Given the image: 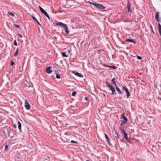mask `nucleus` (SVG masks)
I'll return each mask as SVG.
<instances>
[{
    "mask_svg": "<svg viewBox=\"0 0 161 161\" xmlns=\"http://www.w3.org/2000/svg\"><path fill=\"white\" fill-rule=\"evenodd\" d=\"M158 25L159 30V33L160 35L161 36V25L159 23H158Z\"/></svg>",
    "mask_w": 161,
    "mask_h": 161,
    "instance_id": "23",
    "label": "nucleus"
},
{
    "mask_svg": "<svg viewBox=\"0 0 161 161\" xmlns=\"http://www.w3.org/2000/svg\"><path fill=\"white\" fill-rule=\"evenodd\" d=\"M14 62H13V61H11V66H13L14 65Z\"/></svg>",
    "mask_w": 161,
    "mask_h": 161,
    "instance_id": "44",
    "label": "nucleus"
},
{
    "mask_svg": "<svg viewBox=\"0 0 161 161\" xmlns=\"http://www.w3.org/2000/svg\"><path fill=\"white\" fill-rule=\"evenodd\" d=\"M19 48H17L16 50V52L14 54V56H17L18 54V53L19 52Z\"/></svg>",
    "mask_w": 161,
    "mask_h": 161,
    "instance_id": "28",
    "label": "nucleus"
},
{
    "mask_svg": "<svg viewBox=\"0 0 161 161\" xmlns=\"http://www.w3.org/2000/svg\"><path fill=\"white\" fill-rule=\"evenodd\" d=\"M59 25H60L61 27L64 28V27H65V26H66L67 25L61 22H57L55 23V26H57Z\"/></svg>",
    "mask_w": 161,
    "mask_h": 161,
    "instance_id": "5",
    "label": "nucleus"
},
{
    "mask_svg": "<svg viewBox=\"0 0 161 161\" xmlns=\"http://www.w3.org/2000/svg\"><path fill=\"white\" fill-rule=\"evenodd\" d=\"M94 6L97 8L98 9H103L105 8V7L103 5L98 3H96L94 5Z\"/></svg>",
    "mask_w": 161,
    "mask_h": 161,
    "instance_id": "1",
    "label": "nucleus"
},
{
    "mask_svg": "<svg viewBox=\"0 0 161 161\" xmlns=\"http://www.w3.org/2000/svg\"><path fill=\"white\" fill-rule=\"evenodd\" d=\"M14 25L16 27V28H19V25Z\"/></svg>",
    "mask_w": 161,
    "mask_h": 161,
    "instance_id": "43",
    "label": "nucleus"
},
{
    "mask_svg": "<svg viewBox=\"0 0 161 161\" xmlns=\"http://www.w3.org/2000/svg\"><path fill=\"white\" fill-rule=\"evenodd\" d=\"M52 12L53 13H54V14H56V13L57 12L54 9H53V11H52Z\"/></svg>",
    "mask_w": 161,
    "mask_h": 161,
    "instance_id": "47",
    "label": "nucleus"
},
{
    "mask_svg": "<svg viewBox=\"0 0 161 161\" xmlns=\"http://www.w3.org/2000/svg\"><path fill=\"white\" fill-rule=\"evenodd\" d=\"M51 67L50 66H49L46 68V72L48 74H50L52 72V70L51 69Z\"/></svg>",
    "mask_w": 161,
    "mask_h": 161,
    "instance_id": "13",
    "label": "nucleus"
},
{
    "mask_svg": "<svg viewBox=\"0 0 161 161\" xmlns=\"http://www.w3.org/2000/svg\"><path fill=\"white\" fill-rule=\"evenodd\" d=\"M4 145H5L4 150L6 151L8 147V145H7L6 143H5Z\"/></svg>",
    "mask_w": 161,
    "mask_h": 161,
    "instance_id": "32",
    "label": "nucleus"
},
{
    "mask_svg": "<svg viewBox=\"0 0 161 161\" xmlns=\"http://www.w3.org/2000/svg\"><path fill=\"white\" fill-rule=\"evenodd\" d=\"M50 159V157L49 156H46L44 157V161H50L49 160Z\"/></svg>",
    "mask_w": 161,
    "mask_h": 161,
    "instance_id": "25",
    "label": "nucleus"
},
{
    "mask_svg": "<svg viewBox=\"0 0 161 161\" xmlns=\"http://www.w3.org/2000/svg\"><path fill=\"white\" fill-rule=\"evenodd\" d=\"M116 91H121L120 89L117 86V85L115 86Z\"/></svg>",
    "mask_w": 161,
    "mask_h": 161,
    "instance_id": "37",
    "label": "nucleus"
},
{
    "mask_svg": "<svg viewBox=\"0 0 161 161\" xmlns=\"http://www.w3.org/2000/svg\"><path fill=\"white\" fill-rule=\"evenodd\" d=\"M1 95H3V94L2 93L1 94Z\"/></svg>",
    "mask_w": 161,
    "mask_h": 161,
    "instance_id": "54",
    "label": "nucleus"
},
{
    "mask_svg": "<svg viewBox=\"0 0 161 161\" xmlns=\"http://www.w3.org/2000/svg\"><path fill=\"white\" fill-rule=\"evenodd\" d=\"M74 74H75L76 76L80 78H82L83 77V76L82 74L78 72H75L74 73Z\"/></svg>",
    "mask_w": 161,
    "mask_h": 161,
    "instance_id": "14",
    "label": "nucleus"
},
{
    "mask_svg": "<svg viewBox=\"0 0 161 161\" xmlns=\"http://www.w3.org/2000/svg\"><path fill=\"white\" fill-rule=\"evenodd\" d=\"M8 134L9 136L11 137V138H13V137L14 133L12 130H8Z\"/></svg>",
    "mask_w": 161,
    "mask_h": 161,
    "instance_id": "8",
    "label": "nucleus"
},
{
    "mask_svg": "<svg viewBox=\"0 0 161 161\" xmlns=\"http://www.w3.org/2000/svg\"><path fill=\"white\" fill-rule=\"evenodd\" d=\"M121 117L123 119V121L127 123L128 119L125 116V114L123 113L121 116Z\"/></svg>",
    "mask_w": 161,
    "mask_h": 161,
    "instance_id": "11",
    "label": "nucleus"
},
{
    "mask_svg": "<svg viewBox=\"0 0 161 161\" xmlns=\"http://www.w3.org/2000/svg\"><path fill=\"white\" fill-rule=\"evenodd\" d=\"M41 93L42 94L49 95H50V92L49 91H42Z\"/></svg>",
    "mask_w": 161,
    "mask_h": 161,
    "instance_id": "24",
    "label": "nucleus"
},
{
    "mask_svg": "<svg viewBox=\"0 0 161 161\" xmlns=\"http://www.w3.org/2000/svg\"><path fill=\"white\" fill-rule=\"evenodd\" d=\"M59 25H60L61 27L64 28V27H65V26H66L67 25L61 22H57L55 23V26H57Z\"/></svg>",
    "mask_w": 161,
    "mask_h": 161,
    "instance_id": "4",
    "label": "nucleus"
},
{
    "mask_svg": "<svg viewBox=\"0 0 161 161\" xmlns=\"http://www.w3.org/2000/svg\"><path fill=\"white\" fill-rule=\"evenodd\" d=\"M123 88L124 89L125 91H128V89L127 88L126 86H125V87L123 86Z\"/></svg>",
    "mask_w": 161,
    "mask_h": 161,
    "instance_id": "42",
    "label": "nucleus"
},
{
    "mask_svg": "<svg viewBox=\"0 0 161 161\" xmlns=\"http://www.w3.org/2000/svg\"><path fill=\"white\" fill-rule=\"evenodd\" d=\"M106 83L108 87L109 88H110L111 91H115L114 88L113 87V86L111 84L108 83V82L107 81L106 82Z\"/></svg>",
    "mask_w": 161,
    "mask_h": 161,
    "instance_id": "9",
    "label": "nucleus"
},
{
    "mask_svg": "<svg viewBox=\"0 0 161 161\" xmlns=\"http://www.w3.org/2000/svg\"><path fill=\"white\" fill-rule=\"evenodd\" d=\"M105 66L109 68H113V69H117V67L115 66L114 65V66H108V65H104Z\"/></svg>",
    "mask_w": 161,
    "mask_h": 161,
    "instance_id": "20",
    "label": "nucleus"
},
{
    "mask_svg": "<svg viewBox=\"0 0 161 161\" xmlns=\"http://www.w3.org/2000/svg\"><path fill=\"white\" fill-rule=\"evenodd\" d=\"M114 93L115 94H121L122 93V91H112V92L111 93V94L113 95Z\"/></svg>",
    "mask_w": 161,
    "mask_h": 161,
    "instance_id": "19",
    "label": "nucleus"
},
{
    "mask_svg": "<svg viewBox=\"0 0 161 161\" xmlns=\"http://www.w3.org/2000/svg\"><path fill=\"white\" fill-rule=\"evenodd\" d=\"M68 52L69 53H70V51L69 50H68Z\"/></svg>",
    "mask_w": 161,
    "mask_h": 161,
    "instance_id": "55",
    "label": "nucleus"
},
{
    "mask_svg": "<svg viewBox=\"0 0 161 161\" xmlns=\"http://www.w3.org/2000/svg\"><path fill=\"white\" fill-rule=\"evenodd\" d=\"M8 15L9 16L11 17H14V14L12 12H8Z\"/></svg>",
    "mask_w": 161,
    "mask_h": 161,
    "instance_id": "27",
    "label": "nucleus"
},
{
    "mask_svg": "<svg viewBox=\"0 0 161 161\" xmlns=\"http://www.w3.org/2000/svg\"><path fill=\"white\" fill-rule=\"evenodd\" d=\"M64 29H65V32L67 34H69V32L68 31V27L67 25L65 27H64Z\"/></svg>",
    "mask_w": 161,
    "mask_h": 161,
    "instance_id": "26",
    "label": "nucleus"
},
{
    "mask_svg": "<svg viewBox=\"0 0 161 161\" xmlns=\"http://www.w3.org/2000/svg\"><path fill=\"white\" fill-rule=\"evenodd\" d=\"M156 103L158 105L161 106V101H159V100H157V101L156 102Z\"/></svg>",
    "mask_w": 161,
    "mask_h": 161,
    "instance_id": "33",
    "label": "nucleus"
},
{
    "mask_svg": "<svg viewBox=\"0 0 161 161\" xmlns=\"http://www.w3.org/2000/svg\"><path fill=\"white\" fill-rule=\"evenodd\" d=\"M137 58L138 59H139V60H141L142 59V58L141 56H137Z\"/></svg>",
    "mask_w": 161,
    "mask_h": 161,
    "instance_id": "40",
    "label": "nucleus"
},
{
    "mask_svg": "<svg viewBox=\"0 0 161 161\" xmlns=\"http://www.w3.org/2000/svg\"><path fill=\"white\" fill-rule=\"evenodd\" d=\"M121 122L120 125V127H120L121 128H122V127H123L124 126L126 125L127 123L123 121V120H121Z\"/></svg>",
    "mask_w": 161,
    "mask_h": 161,
    "instance_id": "16",
    "label": "nucleus"
},
{
    "mask_svg": "<svg viewBox=\"0 0 161 161\" xmlns=\"http://www.w3.org/2000/svg\"><path fill=\"white\" fill-rule=\"evenodd\" d=\"M159 50L160 51L161 54V45L160 46V47Z\"/></svg>",
    "mask_w": 161,
    "mask_h": 161,
    "instance_id": "53",
    "label": "nucleus"
},
{
    "mask_svg": "<svg viewBox=\"0 0 161 161\" xmlns=\"http://www.w3.org/2000/svg\"><path fill=\"white\" fill-rule=\"evenodd\" d=\"M114 131L115 133V135H114V136L116 138L119 139L121 141L122 140L120 138L121 136L120 134L116 130H114Z\"/></svg>",
    "mask_w": 161,
    "mask_h": 161,
    "instance_id": "6",
    "label": "nucleus"
},
{
    "mask_svg": "<svg viewBox=\"0 0 161 161\" xmlns=\"http://www.w3.org/2000/svg\"><path fill=\"white\" fill-rule=\"evenodd\" d=\"M62 56L64 57H67L68 56L67 55H66V53L65 52H63L62 53Z\"/></svg>",
    "mask_w": 161,
    "mask_h": 161,
    "instance_id": "29",
    "label": "nucleus"
},
{
    "mask_svg": "<svg viewBox=\"0 0 161 161\" xmlns=\"http://www.w3.org/2000/svg\"><path fill=\"white\" fill-rule=\"evenodd\" d=\"M36 22H37V23L39 25H41L40 24L39 22V21H38L37 20H36Z\"/></svg>",
    "mask_w": 161,
    "mask_h": 161,
    "instance_id": "49",
    "label": "nucleus"
},
{
    "mask_svg": "<svg viewBox=\"0 0 161 161\" xmlns=\"http://www.w3.org/2000/svg\"><path fill=\"white\" fill-rule=\"evenodd\" d=\"M128 12H131V5L130 3L129 0H127V5Z\"/></svg>",
    "mask_w": 161,
    "mask_h": 161,
    "instance_id": "7",
    "label": "nucleus"
},
{
    "mask_svg": "<svg viewBox=\"0 0 161 161\" xmlns=\"http://www.w3.org/2000/svg\"><path fill=\"white\" fill-rule=\"evenodd\" d=\"M18 128L19 130V131L20 132H21V124L20 122L19 121H18Z\"/></svg>",
    "mask_w": 161,
    "mask_h": 161,
    "instance_id": "17",
    "label": "nucleus"
},
{
    "mask_svg": "<svg viewBox=\"0 0 161 161\" xmlns=\"http://www.w3.org/2000/svg\"><path fill=\"white\" fill-rule=\"evenodd\" d=\"M155 19L157 22H161V19L159 17V13L158 12H157L156 13Z\"/></svg>",
    "mask_w": 161,
    "mask_h": 161,
    "instance_id": "2",
    "label": "nucleus"
},
{
    "mask_svg": "<svg viewBox=\"0 0 161 161\" xmlns=\"http://www.w3.org/2000/svg\"><path fill=\"white\" fill-rule=\"evenodd\" d=\"M125 139L126 140V142L129 143H131V142L130 139L128 138L127 134L124 135Z\"/></svg>",
    "mask_w": 161,
    "mask_h": 161,
    "instance_id": "12",
    "label": "nucleus"
},
{
    "mask_svg": "<svg viewBox=\"0 0 161 161\" xmlns=\"http://www.w3.org/2000/svg\"><path fill=\"white\" fill-rule=\"evenodd\" d=\"M44 15L49 19L50 20V17L47 12L45 13Z\"/></svg>",
    "mask_w": 161,
    "mask_h": 161,
    "instance_id": "34",
    "label": "nucleus"
},
{
    "mask_svg": "<svg viewBox=\"0 0 161 161\" xmlns=\"http://www.w3.org/2000/svg\"><path fill=\"white\" fill-rule=\"evenodd\" d=\"M115 78H113L111 80V83L114 86H116L117 84L115 81Z\"/></svg>",
    "mask_w": 161,
    "mask_h": 161,
    "instance_id": "21",
    "label": "nucleus"
},
{
    "mask_svg": "<svg viewBox=\"0 0 161 161\" xmlns=\"http://www.w3.org/2000/svg\"><path fill=\"white\" fill-rule=\"evenodd\" d=\"M14 45L15 46H17V41H16V40H14Z\"/></svg>",
    "mask_w": 161,
    "mask_h": 161,
    "instance_id": "38",
    "label": "nucleus"
},
{
    "mask_svg": "<svg viewBox=\"0 0 161 161\" xmlns=\"http://www.w3.org/2000/svg\"><path fill=\"white\" fill-rule=\"evenodd\" d=\"M125 41L126 42H132V43H134L135 44H136V42L135 41H133V40H132V39H129V38L126 39Z\"/></svg>",
    "mask_w": 161,
    "mask_h": 161,
    "instance_id": "15",
    "label": "nucleus"
},
{
    "mask_svg": "<svg viewBox=\"0 0 161 161\" xmlns=\"http://www.w3.org/2000/svg\"><path fill=\"white\" fill-rule=\"evenodd\" d=\"M70 142H71L72 143H78L77 142H76V141H74V140H71L70 141Z\"/></svg>",
    "mask_w": 161,
    "mask_h": 161,
    "instance_id": "39",
    "label": "nucleus"
},
{
    "mask_svg": "<svg viewBox=\"0 0 161 161\" xmlns=\"http://www.w3.org/2000/svg\"><path fill=\"white\" fill-rule=\"evenodd\" d=\"M76 94V91H73L72 93H71V96H75Z\"/></svg>",
    "mask_w": 161,
    "mask_h": 161,
    "instance_id": "30",
    "label": "nucleus"
},
{
    "mask_svg": "<svg viewBox=\"0 0 161 161\" xmlns=\"http://www.w3.org/2000/svg\"><path fill=\"white\" fill-rule=\"evenodd\" d=\"M39 8L41 11L42 12V13L44 14L46 13V12H47L46 11H45L42 7H41L40 6H39Z\"/></svg>",
    "mask_w": 161,
    "mask_h": 161,
    "instance_id": "18",
    "label": "nucleus"
},
{
    "mask_svg": "<svg viewBox=\"0 0 161 161\" xmlns=\"http://www.w3.org/2000/svg\"><path fill=\"white\" fill-rule=\"evenodd\" d=\"M88 99V98L87 97H85V100H86V101H87Z\"/></svg>",
    "mask_w": 161,
    "mask_h": 161,
    "instance_id": "50",
    "label": "nucleus"
},
{
    "mask_svg": "<svg viewBox=\"0 0 161 161\" xmlns=\"http://www.w3.org/2000/svg\"><path fill=\"white\" fill-rule=\"evenodd\" d=\"M105 138H106V140H107V141L108 142V143L109 144V146H112V144H111L110 142L111 140L109 139V137L107 135L106 133L105 134Z\"/></svg>",
    "mask_w": 161,
    "mask_h": 161,
    "instance_id": "10",
    "label": "nucleus"
},
{
    "mask_svg": "<svg viewBox=\"0 0 161 161\" xmlns=\"http://www.w3.org/2000/svg\"><path fill=\"white\" fill-rule=\"evenodd\" d=\"M44 15L49 19L50 20V17L47 12L45 13Z\"/></svg>",
    "mask_w": 161,
    "mask_h": 161,
    "instance_id": "35",
    "label": "nucleus"
},
{
    "mask_svg": "<svg viewBox=\"0 0 161 161\" xmlns=\"http://www.w3.org/2000/svg\"><path fill=\"white\" fill-rule=\"evenodd\" d=\"M119 129L121 131L122 133L124 135H126L127 134L125 130L122 128H121L120 127H119Z\"/></svg>",
    "mask_w": 161,
    "mask_h": 161,
    "instance_id": "22",
    "label": "nucleus"
},
{
    "mask_svg": "<svg viewBox=\"0 0 161 161\" xmlns=\"http://www.w3.org/2000/svg\"><path fill=\"white\" fill-rule=\"evenodd\" d=\"M56 78L58 79H59L60 78V75L58 74H57L56 75Z\"/></svg>",
    "mask_w": 161,
    "mask_h": 161,
    "instance_id": "36",
    "label": "nucleus"
},
{
    "mask_svg": "<svg viewBox=\"0 0 161 161\" xmlns=\"http://www.w3.org/2000/svg\"><path fill=\"white\" fill-rule=\"evenodd\" d=\"M100 93H101V94H103L104 97H106V95L103 92H100Z\"/></svg>",
    "mask_w": 161,
    "mask_h": 161,
    "instance_id": "48",
    "label": "nucleus"
},
{
    "mask_svg": "<svg viewBox=\"0 0 161 161\" xmlns=\"http://www.w3.org/2000/svg\"><path fill=\"white\" fill-rule=\"evenodd\" d=\"M86 161H90L89 160H86Z\"/></svg>",
    "mask_w": 161,
    "mask_h": 161,
    "instance_id": "56",
    "label": "nucleus"
},
{
    "mask_svg": "<svg viewBox=\"0 0 161 161\" xmlns=\"http://www.w3.org/2000/svg\"><path fill=\"white\" fill-rule=\"evenodd\" d=\"M19 36L20 38H22V36L21 35H20V34H19Z\"/></svg>",
    "mask_w": 161,
    "mask_h": 161,
    "instance_id": "51",
    "label": "nucleus"
},
{
    "mask_svg": "<svg viewBox=\"0 0 161 161\" xmlns=\"http://www.w3.org/2000/svg\"><path fill=\"white\" fill-rule=\"evenodd\" d=\"M32 18L35 20V21H36V20H37V19L34 16H32Z\"/></svg>",
    "mask_w": 161,
    "mask_h": 161,
    "instance_id": "41",
    "label": "nucleus"
},
{
    "mask_svg": "<svg viewBox=\"0 0 161 161\" xmlns=\"http://www.w3.org/2000/svg\"><path fill=\"white\" fill-rule=\"evenodd\" d=\"M126 93L127 97L128 98L129 96L130 95V93L129 92V91H125Z\"/></svg>",
    "mask_w": 161,
    "mask_h": 161,
    "instance_id": "31",
    "label": "nucleus"
},
{
    "mask_svg": "<svg viewBox=\"0 0 161 161\" xmlns=\"http://www.w3.org/2000/svg\"><path fill=\"white\" fill-rule=\"evenodd\" d=\"M158 100L160 101L161 102V97H158L157 98Z\"/></svg>",
    "mask_w": 161,
    "mask_h": 161,
    "instance_id": "46",
    "label": "nucleus"
},
{
    "mask_svg": "<svg viewBox=\"0 0 161 161\" xmlns=\"http://www.w3.org/2000/svg\"><path fill=\"white\" fill-rule=\"evenodd\" d=\"M89 3L90 4L93 5L94 6V5L95 4H96V3H92V2H90V1H89Z\"/></svg>",
    "mask_w": 161,
    "mask_h": 161,
    "instance_id": "45",
    "label": "nucleus"
},
{
    "mask_svg": "<svg viewBox=\"0 0 161 161\" xmlns=\"http://www.w3.org/2000/svg\"><path fill=\"white\" fill-rule=\"evenodd\" d=\"M13 127H14L15 128H17L16 125H15V124H14V125Z\"/></svg>",
    "mask_w": 161,
    "mask_h": 161,
    "instance_id": "52",
    "label": "nucleus"
},
{
    "mask_svg": "<svg viewBox=\"0 0 161 161\" xmlns=\"http://www.w3.org/2000/svg\"><path fill=\"white\" fill-rule=\"evenodd\" d=\"M25 108L28 110L30 109L31 106L26 100L25 101Z\"/></svg>",
    "mask_w": 161,
    "mask_h": 161,
    "instance_id": "3",
    "label": "nucleus"
}]
</instances>
